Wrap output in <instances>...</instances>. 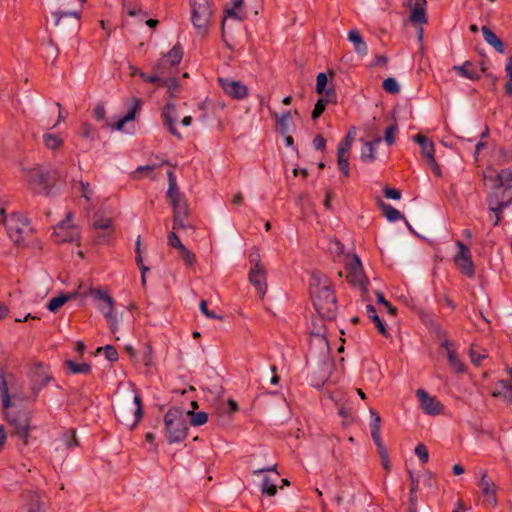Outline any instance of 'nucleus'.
<instances>
[{
  "instance_id": "obj_34",
  "label": "nucleus",
  "mask_w": 512,
  "mask_h": 512,
  "mask_svg": "<svg viewBox=\"0 0 512 512\" xmlns=\"http://www.w3.org/2000/svg\"><path fill=\"white\" fill-rule=\"evenodd\" d=\"M99 309L102 311L108 325L110 331L115 334L118 330V321L117 317L114 314V305L111 306H99Z\"/></svg>"
},
{
  "instance_id": "obj_31",
  "label": "nucleus",
  "mask_w": 512,
  "mask_h": 512,
  "mask_svg": "<svg viewBox=\"0 0 512 512\" xmlns=\"http://www.w3.org/2000/svg\"><path fill=\"white\" fill-rule=\"evenodd\" d=\"M454 262L460 272L467 276L473 277L475 274V267L472 261V257H454Z\"/></svg>"
},
{
  "instance_id": "obj_60",
  "label": "nucleus",
  "mask_w": 512,
  "mask_h": 512,
  "mask_svg": "<svg viewBox=\"0 0 512 512\" xmlns=\"http://www.w3.org/2000/svg\"><path fill=\"white\" fill-rule=\"evenodd\" d=\"M80 192L81 196L84 197L87 201L91 200V196L93 194V190L90 184L87 181H80Z\"/></svg>"
},
{
  "instance_id": "obj_28",
  "label": "nucleus",
  "mask_w": 512,
  "mask_h": 512,
  "mask_svg": "<svg viewBox=\"0 0 512 512\" xmlns=\"http://www.w3.org/2000/svg\"><path fill=\"white\" fill-rule=\"evenodd\" d=\"M348 40L354 44V50L359 55H366L368 47L358 30L352 29L348 32Z\"/></svg>"
},
{
  "instance_id": "obj_14",
  "label": "nucleus",
  "mask_w": 512,
  "mask_h": 512,
  "mask_svg": "<svg viewBox=\"0 0 512 512\" xmlns=\"http://www.w3.org/2000/svg\"><path fill=\"white\" fill-rule=\"evenodd\" d=\"M416 395L424 412L428 415H439L443 410V404L435 397L430 396L425 390L418 389Z\"/></svg>"
},
{
  "instance_id": "obj_50",
  "label": "nucleus",
  "mask_w": 512,
  "mask_h": 512,
  "mask_svg": "<svg viewBox=\"0 0 512 512\" xmlns=\"http://www.w3.org/2000/svg\"><path fill=\"white\" fill-rule=\"evenodd\" d=\"M249 262L251 264V268H265L264 265L262 264L260 252L257 247H253L251 249V252L249 254Z\"/></svg>"
},
{
  "instance_id": "obj_24",
  "label": "nucleus",
  "mask_w": 512,
  "mask_h": 512,
  "mask_svg": "<svg viewBox=\"0 0 512 512\" xmlns=\"http://www.w3.org/2000/svg\"><path fill=\"white\" fill-rule=\"evenodd\" d=\"M426 0H415V4L411 10L410 21L415 24H425L428 22L426 15Z\"/></svg>"
},
{
  "instance_id": "obj_23",
  "label": "nucleus",
  "mask_w": 512,
  "mask_h": 512,
  "mask_svg": "<svg viewBox=\"0 0 512 512\" xmlns=\"http://www.w3.org/2000/svg\"><path fill=\"white\" fill-rule=\"evenodd\" d=\"M494 398L502 397L507 403L512 404V383L509 380H499L495 389L491 392Z\"/></svg>"
},
{
  "instance_id": "obj_4",
  "label": "nucleus",
  "mask_w": 512,
  "mask_h": 512,
  "mask_svg": "<svg viewBox=\"0 0 512 512\" xmlns=\"http://www.w3.org/2000/svg\"><path fill=\"white\" fill-rule=\"evenodd\" d=\"M0 213L3 215L2 222L9 238L18 246H28L33 233L29 219L17 213H12L9 217H6L4 209H1Z\"/></svg>"
},
{
  "instance_id": "obj_36",
  "label": "nucleus",
  "mask_w": 512,
  "mask_h": 512,
  "mask_svg": "<svg viewBox=\"0 0 512 512\" xmlns=\"http://www.w3.org/2000/svg\"><path fill=\"white\" fill-rule=\"evenodd\" d=\"M65 367L72 374H90L91 365L88 363H76L73 360H66L64 362Z\"/></svg>"
},
{
  "instance_id": "obj_33",
  "label": "nucleus",
  "mask_w": 512,
  "mask_h": 512,
  "mask_svg": "<svg viewBox=\"0 0 512 512\" xmlns=\"http://www.w3.org/2000/svg\"><path fill=\"white\" fill-rule=\"evenodd\" d=\"M228 18H233L239 22L243 21L246 18V12L239 9H234L231 7H226L224 9V17L221 23L222 37L225 38V26Z\"/></svg>"
},
{
  "instance_id": "obj_13",
  "label": "nucleus",
  "mask_w": 512,
  "mask_h": 512,
  "mask_svg": "<svg viewBox=\"0 0 512 512\" xmlns=\"http://www.w3.org/2000/svg\"><path fill=\"white\" fill-rule=\"evenodd\" d=\"M479 488L481 489L482 495L485 498L484 501L491 505L492 507H496L498 504L496 497L497 486L494 483V481L488 476L486 470H483L481 472Z\"/></svg>"
},
{
  "instance_id": "obj_38",
  "label": "nucleus",
  "mask_w": 512,
  "mask_h": 512,
  "mask_svg": "<svg viewBox=\"0 0 512 512\" xmlns=\"http://www.w3.org/2000/svg\"><path fill=\"white\" fill-rule=\"evenodd\" d=\"M89 293L96 301H100L103 303L101 306L115 305L114 299L100 288H90Z\"/></svg>"
},
{
  "instance_id": "obj_55",
  "label": "nucleus",
  "mask_w": 512,
  "mask_h": 512,
  "mask_svg": "<svg viewBox=\"0 0 512 512\" xmlns=\"http://www.w3.org/2000/svg\"><path fill=\"white\" fill-rule=\"evenodd\" d=\"M398 129V126H397V123L396 122H393L392 124H390L386 130H385V134H384V140L386 141V143L388 145H392L394 142H395V133Z\"/></svg>"
},
{
  "instance_id": "obj_56",
  "label": "nucleus",
  "mask_w": 512,
  "mask_h": 512,
  "mask_svg": "<svg viewBox=\"0 0 512 512\" xmlns=\"http://www.w3.org/2000/svg\"><path fill=\"white\" fill-rule=\"evenodd\" d=\"M370 415H371V422H370V428L372 431H381V417L379 413L374 410L370 409Z\"/></svg>"
},
{
  "instance_id": "obj_49",
  "label": "nucleus",
  "mask_w": 512,
  "mask_h": 512,
  "mask_svg": "<svg viewBox=\"0 0 512 512\" xmlns=\"http://www.w3.org/2000/svg\"><path fill=\"white\" fill-rule=\"evenodd\" d=\"M101 351L104 352L106 359L110 362H116L119 358L118 351L112 345H106L97 349V353H100Z\"/></svg>"
},
{
  "instance_id": "obj_59",
  "label": "nucleus",
  "mask_w": 512,
  "mask_h": 512,
  "mask_svg": "<svg viewBox=\"0 0 512 512\" xmlns=\"http://www.w3.org/2000/svg\"><path fill=\"white\" fill-rule=\"evenodd\" d=\"M80 134L83 138L94 139L95 130L91 124L85 122L80 127Z\"/></svg>"
},
{
  "instance_id": "obj_12",
  "label": "nucleus",
  "mask_w": 512,
  "mask_h": 512,
  "mask_svg": "<svg viewBox=\"0 0 512 512\" xmlns=\"http://www.w3.org/2000/svg\"><path fill=\"white\" fill-rule=\"evenodd\" d=\"M347 275L346 279L348 283L353 286L360 287L363 291L367 290L368 279L364 275L362 269V263L357 255H354L353 259L346 266Z\"/></svg>"
},
{
  "instance_id": "obj_17",
  "label": "nucleus",
  "mask_w": 512,
  "mask_h": 512,
  "mask_svg": "<svg viewBox=\"0 0 512 512\" xmlns=\"http://www.w3.org/2000/svg\"><path fill=\"white\" fill-rule=\"evenodd\" d=\"M267 272L265 268H251L249 271V282L255 287L259 296L263 298L267 291Z\"/></svg>"
},
{
  "instance_id": "obj_40",
  "label": "nucleus",
  "mask_w": 512,
  "mask_h": 512,
  "mask_svg": "<svg viewBox=\"0 0 512 512\" xmlns=\"http://www.w3.org/2000/svg\"><path fill=\"white\" fill-rule=\"evenodd\" d=\"M354 136L355 128L353 127L351 130L348 131L344 139L341 140L340 143L338 144L337 153H340V150H342V154L349 155V150L354 140Z\"/></svg>"
},
{
  "instance_id": "obj_45",
  "label": "nucleus",
  "mask_w": 512,
  "mask_h": 512,
  "mask_svg": "<svg viewBox=\"0 0 512 512\" xmlns=\"http://www.w3.org/2000/svg\"><path fill=\"white\" fill-rule=\"evenodd\" d=\"M62 440H63L65 446L67 447V449H71V448L79 445V441L77 439L75 429L67 430L62 436Z\"/></svg>"
},
{
  "instance_id": "obj_48",
  "label": "nucleus",
  "mask_w": 512,
  "mask_h": 512,
  "mask_svg": "<svg viewBox=\"0 0 512 512\" xmlns=\"http://www.w3.org/2000/svg\"><path fill=\"white\" fill-rule=\"evenodd\" d=\"M337 162L339 170L344 174V176L349 177V155L342 154V150H340V153H337Z\"/></svg>"
},
{
  "instance_id": "obj_15",
  "label": "nucleus",
  "mask_w": 512,
  "mask_h": 512,
  "mask_svg": "<svg viewBox=\"0 0 512 512\" xmlns=\"http://www.w3.org/2000/svg\"><path fill=\"white\" fill-rule=\"evenodd\" d=\"M332 365L328 360H323L318 363L310 376V383L313 387L321 388L327 382L331 375Z\"/></svg>"
},
{
  "instance_id": "obj_22",
  "label": "nucleus",
  "mask_w": 512,
  "mask_h": 512,
  "mask_svg": "<svg viewBox=\"0 0 512 512\" xmlns=\"http://www.w3.org/2000/svg\"><path fill=\"white\" fill-rule=\"evenodd\" d=\"M139 106L140 101L138 100V98H133V101L128 103L129 109L127 113L118 121H116L111 127L115 130L123 131L125 124L135 119L136 111L139 108Z\"/></svg>"
},
{
  "instance_id": "obj_29",
  "label": "nucleus",
  "mask_w": 512,
  "mask_h": 512,
  "mask_svg": "<svg viewBox=\"0 0 512 512\" xmlns=\"http://www.w3.org/2000/svg\"><path fill=\"white\" fill-rule=\"evenodd\" d=\"M382 139L380 137L374 138L372 141H367L364 144V147L361 151V160L363 162H373L375 157V149L381 143Z\"/></svg>"
},
{
  "instance_id": "obj_51",
  "label": "nucleus",
  "mask_w": 512,
  "mask_h": 512,
  "mask_svg": "<svg viewBox=\"0 0 512 512\" xmlns=\"http://www.w3.org/2000/svg\"><path fill=\"white\" fill-rule=\"evenodd\" d=\"M261 492L268 496H274L277 493V486L269 479V477L265 476L262 481Z\"/></svg>"
},
{
  "instance_id": "obj_47",
  "label": "nucleus",
  "mask_w": 512,
  "mask_h": 512,
  "mask_svg": "<svg viewBox=\"0 0 512 512\" xmlns=\"http://www.w3.org/2000/svg\"><path fill=\"white\" fill-rule=\"evenodd\" d=\"M185 414H186V416L191 415V425H193V426H201V425L205 424L208 420V414L203 411H200L197 413L188 411Z\"/></svg>"
},
{
  "instance_id": "obj_26",
  "label": "nucleus",
  "mask_w": 512,
  "mask_h": 512,
  "mask_svg": "<svg viewBox=\"0 0 512 512\" xmlns=\"http://www.w3.org/2000/svg\"><path fill=\"white\" fill-rule=\"evenodd\" d=\"M453 69L461 77L470 80H479L481 77L480 73L476 69V66L471 61H465L462 65L454 66Z\"/></svg>"
},
{
  "instance_id": "obj_30",
  "label": "nucleus",
  "mask_w": 512,
  "mask_h": 512,
  "mask_svg": "<svg viewBox=\"0 0 512 512\" xmlns=\"http://www.w3.org/2000/svg\"><path fill=\"white\" fill-rule=\"evenodd\" d=\"M367 316L371 319V321L375 324V327L377 328L378 332L385 338H388L390 336L385 324L380 319V317L377 314V311L375 307L371 304H368L366 306Z\"/></svg>"
},
{
  "instance_id": "obj_53",
  "label": "nucleus",
  "mask_w": 512,
  "mask_h": 512,
  "mask_svg": "<svg viewBox=\"0 0 512 512\" xmlns=\"http://www.w3.org/2000/svg\"><path fill=\"white\" fill-rule=\"evenodd\" d=\"M178 253L187 266L191 267L196 262L195 254L188 250L185 246L181 247V249L178 250Z\"/></svg>"
},
{
  "instance_id": "obj_21",
  "label": "nucleus",
  "mask_w": 512,
  "mask_h": 512,
  "mask_svg": "<svg viewBox=\"0 0 512 512\" xmlns=\"http://www.w3.org/2000/svg\"><path fill=\"white\" fill-rule=\"evenodd\" d=\"M271 115L276 121V129L281 135L288 134L291 131V127H294V124L291 120V110L284 111L281 114L275 111H271Z\"/></svg>"
},
{
  "instance_id": "obj_6",
  "label": "nucleus",
  "mask_w": 512,
  "mask_h": 512,
  "mask_svg": "<svg viewBox=\"0 0 512 512\" xmlns=\"http://www.w3.org/2000/svg\"><path fill=\"white\" fill-rule=\"evenodd\" d=\"M26 179L34 193L49 195L58 180V173L54 169L37 166L27 171Z\"/></svg>"
},
{
  "instance_id": "obj_32",
  "label": "nucleus",
  "mask_w": 512,
  "mask_h": 512,
  "mask_svg": "<svg viewBox=\"0 0 512 512\" xmlns=\"http://www.w3.org/2000/svg\"><path fill=\"white\" fill-rule=\"evenodd\" d=\"M77 296V292L68 294H60L59 296L53 297L47 304V309L50 312L56 313L68 300L74 299Z\"/></svg>"
},
{
  "instance_id": "obj_42",
  "label": "nucleus",
  "mask_w": 512,
  "mask_h": 512,
  "mask_svg": "<svg viewBox=\"0 0 512 512\" xmlns=\"http://www.w3.org/2000/svg\"><path fill=\"white\" fill-rule=\"evenodd\" d=\"M52 15L55 17V25L56 26H60L61 25V21L63 18H73L74 19V23H73V26L74 28L78 27L79 25V13L76 12V11H73V12H53Z\"/></svg>"
},
{
  "instance_id": "obj_19",
  "label": "nucleus",
  "mask_w": 512,
  "mask_h": 512,
  "mask_svg": "<svg viewBox=\"0 0 512 512\" xmlns=\"http://www.w3.org/2000/svg\"><path fill=\"white\" fill-rule=\"evenodd\" d=\"M218 81L224 93L228 96L248 95V88L245 85H243L240 81L221 77L218 78Z\"/></svg>"
},
{
  "instance_id": "obj_64",
  "label": "nucleus",
  "mask_w": 512,
  "mask_h": 512,
  "mask_svg": "<svg viewBox=\"0 0 512 512\" xmlns=\"http://www.w3.org/2000/svg\"><path fill=\"white\" fill-rule=\"evenodd\" d=\"M456 245L459 248V252L455 255V257H472L470 248L467 245H465L462 241L457 240Z\"/></svg>"
},
{
  "instance_id": "obj_20",
  "label": "nucleus",
  "mask_w": 512,
  "mask_h": 512,
  "mask_svg": "<svg viewBox=\"0 0 512 512\" xmlns=\"http://www.w3.org/2000/svg\"><path fill=\"white\" fill-rule=\"evenodd\" d=\"M178 117V113L176 111V107L174 104H167L166 107L162 111V118L163 123L165 126L168 127L169 132L177 137L178 139H181V135L178 132V130L175 128V122Z\"/></svg>"
},
{
  "instance_id": "obj_1",
  "label": "nucleus",
  "mask_w": 512,
  "mask_h": 512,
  "mask_svg": "<svg viewBox=\"0 0 512 512\" xmlns=\"http://www.w3.org/2000/svg\"><path fill=\"white\" fill-rule=\"evenodd\" d=\"M310 295L317 313L322 319L334 320L337 315V300L334 290L313 273L310 280Z\"/></svg>"
},
{
  "instance_id": "obj_41",
  "label": "nucleus",
  "mask_w": 512,
  "mask_h": 512,
  "mask_svg": "<svg viewBox=\"0 0 512 512\" xmlns=\"http://www.w3.org/2000/svg\"><path fill=\"white\" fill-rule=\"evenodd\" d=\"M328 84V77L325 73H319L316 78V92L318 94L326 93V96H331V93L334 94V91L331 89H326Z\"/></svg>"
},
{
  "instance_id": "obj_57",
  "label": "nucleus",
  "mask_w": 512,
  "mask_h": 512,
  "mask_svg": "<svg viewBox=\"0 0 512 512\" xmlns=\"http://www.w3.org/2000/svg\"><path fill=\"white\" fill-rule=\"evenodd\" d=\"M371 437L373 439L374 444L377 447L378 454H383L384 455L385 451H387V450H386V448H385V446H384V444L382 442V439H381V431H372L371 432Z\"/></svg>"
},
{
  "instance_id": "obj_27",
  "label": "nucleus",
  "mask_w": 512,
  "mask_h": 512,
  "mask_svg": "<svg viewBox=\"0 0 512 512\" xmlns=\"http://www.w3.org/2000/svg\"><path fill=\"white\" fill-rule=\"evenodd\" d=\"M481 31L487 44L492 46L498 53H505L502 40L489 27L482 26Z\"/></svg>"
},
{
  "instance_id": "obj_52",
  "label": "nucleus",
  "mask_w": 512,
  "mask_h": 512,
  "mask_svg": "<svg viewBox=\"0 0 512 512\" xmlns=\"http://www.w3.org/2000/svg\"><path fill=\"white\" fill-rule=\"evenodd\" d=\"M166 197L169 200L170 204L182 199L177 186V182L171 181V184L168 187Z\"/></svg>"
},
{
  "instance_id": "obj_61",
  "label": "nucleus",
  "mask_w": 512,
  "mask_h": 512,
  "mask_svg": "<svg viewBox=\"0 0 512 512\" xmlns=\"http://www.w3.org/2000/svg\"><path fill=\"white\" fill-rule=\"evenodd\" d=\"M168 244L177 250H180L181 247H184L180 238L177 236V234L174 231H171L168 233Z\"/></svg>"
},
{
  "instance_id": "obj_2",
  "label": "nucleus",
  "mask_w": 512,
  "mask_h": 512,
  "mask_svg": "<svg viewBox=\"0 0 512 512\" xmlns=\"http://www.w3.org/2000/svg\"><path fill=\"white\" fill-rule=\"evenodd\" d=\"M183 57V50L180 44H176L154 65V70L160 79L159 87H166L170 96L177 92L178 82L175 74L178 72V65Z\"/></svg>"
},
{
  "instance_id": "obj_39",
  "label": "nucleus",
  "mask_w": 512,
  "mask_h": 512,
  "mask_svg": "<svg viewBox=\"0 0 512 512\" xmlns=\"http://www.w3.org/2000/svg\"><path fill=\"white\" fill-rule=\"evenodd\" d=\"M43 142L45 146L51 150H57L64 144V141L60 136L51 133H46L43 135Z\"/></svg>"
},
{
  "instance_id": "obj_16",
  "label": "nucleus",
  "mask_w": 512,
  "mask_h": 512,
  "mask_svg": "<svg viewBox=\"0 0 512 512\" xmlns=\"http://www.w3.org/2000/svg\"><path fill=\"white\" fill-rule=\"evenodd\" d=\"M173 208V229H185L187 225L185 220L189 215L188 204L185 200L181 199L171 204Z\"/></svg>"
},
{
  "instance_id": "obj_62",
  "label": "nucleus",
  "mask_w": 512,
  "mask_h": 512,
  "mask_svg": "<svg viewBox=\"0 0 512 512\" xmlns=\"http://www.w3.org/2000/svg\"><path fill=\"white\" fill-rule=\"evenodd\" d=\"M383 193L385 197L388 199L399 200L401 198V191L396 188H391L389 186L384 187Z\"/></svg>"
},
{
  "instance_id": "obj_3",
  "label": "nucleus",
  "mask_w": 512,
  "mask_h": 512,
  "mask_svg": "<svg viewBox=\"0 0 512 512\" xmlns=\"http://www.w3.org/2000/svg\"><path fill=\"white\" fill-rule=\"evenodd\" d=\"M489 211L505 209L512 204V171L502 169L493 178V190L487 196Z\"/></svg>"
},
{
  "instance_id": "obj_18",
  "label": "nucleus",
  "mask_w": 512,
  "mask_h": 512,
  "mask_svg": "<svg viewBox=\"0 0 512 512\" xmlns=\"http://www.w3.org/2000/svg\"><path fill=\"white\" fill-rule=\"evenodd\" d=\"M93 227L96 230L102 231L97 235L98 242H106L114 233V226L111 218L102 216H95Z\"/></svg>"
},
{
  "instance_id": "obj_5",
  "label": "nucleus",
  "mask_w": 512,
  "mask_h": 512,
  "mask_svg": "<svg viewBox=\"0 0 512 512\" xmlns=\"http://www.w3.org/2000/svg\"><path fill=\"white\" fill-rule=\"evenodd\" d=\"M164 424L166 438L170 444L181 442L187 437L189 427L186 414L182 409L170 408L164 416Z\"/></svg>"
},
{
  "instance_id": "obj_25",
  "label": "nucleus",
  "mask_w": 512,
  "mask_h": 512,
  "mask_svg": "<svg viewBox=\"0 0 512 512\" xmlns=\"http://www.w3.org/2000/svg\"><path fill=\"white\" fill-rule=\"evenodd\" d=\"M414 141L420 145L421 154L426 159V161L434 158V143L427 136L416 134L414 136Z\"/></svg>"
},
{
  "instance_id": "obj_63",
  "label": "nucleus",
  "mask_w": 512,
  "mask_h": 512,
  "mask_svg": "<svg viewBox=\"0 0 512 512\" xmlns=\"http://www.w3.org/2000/svg\"><path fill=\"white\" fill-rule=\"evenodd\" d=\"M200 310L201 312L207 317V318H210V319H222L221 316L215 314L212 310H209L208 307H207V301L206 300H201L200 301Z\"/></svg>"
},
{
  "instance_id": "obj_58",
  "label": "nucleus",
  "mask_w": 512,
  "mask_h": 512,
  "mask_svg": "<svg viewBox=\"0 0 512 512\" xmlns=\"http://www.w3.org/2000/svg\"><path fill=\"white\" fill-rule=\"evenodd\" d=\"M415 454L418 456L422 463H427L429 460V453L427 447L423 443H419L415 448Z\"/></svg>"
},
{
  "instance_id": "obj_44",
  "label": "nucleus",
  "mask_w": 512,
  "mask_h": 512,
  "mask_svg": "<svg viewBox=\"0 0 512 512\" xmlns=\"http://www.w3.org/2000/svg\"><path fill=\"white\" fill-rule=\"evenodd\" d=\"M449 365L457 372L463 373L465 371V365L460 361L456 351H449L447 354Z\"/></svg>"
},
{
  "instance_id": "obj_10",
  "label": "nucleus",
  "mask_w": 512,
  "mask_h": 512,
  "mask_svg": "<svg viewBox=\"0 0 512 512\" xmlns=\"http://www.w3.org/2000/svg\"><path fill=\"white\" fill-rule=\"evenodd\" d=\"M72 218L73 213L69 211L65 219L54 227L53 237L56 243L74 242L79 239L80 229L71 223Z\"/></svg>"
},
{
  "instance_id": "obj_46",
  "label": "nucleus",
  "mask_w": 512,
  "mask_h": 512,
  "mask_svg": "<svg viewBox=\"0 0 512 512\" xmlns=\"http://www.w3.org/2000/svg\"><path fill=\"white\" fill-rule=\"evenodd\" d=\"M132 74L133 75H139L143 81L148 82V83L156 84L159 87V81H160L161 78H159L157 76L154 68L152 69V73L151 74L144 73V72L134 68Z\"/></svg>"
},
{
  "instance_id": "obj_7",
  "label": "nucleus",
  "mask_w": 512,
  "mask_h": 512,
  "mask_svg": "<svg viewBox=\"0 0 512 512\" xmlns=\"http://www.w3.org/2000/svg\"><path fill=\"white\" fill-rule=\"evenodd\" d=\"M191 22L200 36H206L209 32L211 17L213 15V3L211 0H190Z\"/></svg>"
},
{
  "instance_id": "obj_37",
  "label": "nucleus",
  "mask_w": 512,
  "mask_h": 512,
  "mask_svg": "<svg viewBox=\"0 0 512 512\" xmlns=\"http://www.w3.org/2000/svg\"><path fill=\"white\" fill-rule=\"evenodd\" d=\"M379 206L388 221L395 222L397 220L404 219V216L399 210L389 204H386L382 200H379Z\"/></svg>"
},
{
  "instance_id": "obj_54",
  "label": "nucleus",
  "mask_w": 512,
  "mask_h": 512,
  "mask_svg": "<svg viewBox=\"0 0 512 512\" xmlns=\"http://www.w3.org/2000/svg\"><path fill=\"white\" fill-rule=\"evenodd\" d=\"M383 89L389 94H396L399 92V85L395 78H386L382 83Z\"/></svg>"
},
{
  "instance_id": "obj_8",
  "label": "nucleus",
  "mask_w": 512,
  "mask_h": 512,
  "mask_svg": "<svg viewBox=\"0 0 512 512\" xmlns=\"http://www.w3.org/2000/svg\"><path fill=\"white\" fill-rule=\"evenodd\" d=\"M5 418L9 424L14 428V433L23 442L24 445L28 443L31 430V412L27 409L14 411H6Z\"/></svg>"
},
{
  "instance_id": "obj_11",
  "label": "nucleus",
  "mask_w": 512,
  "mask_h": 512,
  "mask_svg": "<svg viewBox=\"0 0 512 512\" xmlns=\"http://www.w3.org/2000/svg\"><path fill=\"white\" fill-rule=\"evenodd\" d=\"M31 381V390L35 396L53 379L49 373L48 367L41 363H35L29 372Z\"/></svg>"
},
{
  "instance_id": "obj_43",
  "label": "nucleus",
  "mask_w": 512,
  "mask_h": 512,
  "mask_svg": "<svg viewBox=\"0 0 512 512\" xmlns=\"http://www.w3.org/2000/svg\"><path fill=\"white\" fill-rule=\"evenodd\" d=\"M329 103H336V101H332V98H318V101L312 111L311 118L313 120L318 119L323 114L327 104Z\"/></svg>"
},
{
  "instance_id": "obj_9",
  "label": "nucleus",
  "mask_w": 512,
  "mask_h": 512,
  "mask_svg": "<svg viewBox=\"0 0 512 512\" xmlns=\"http://www.w3.org/2000/svg\"><path fill=\"white\" fill-rule=\"evenodd\" d=\"M133 402L136 405L135 410L130 404H118L115 412L118 421L129 426L130 429H134L143 416L142 399L138 393H135Z\"/></svg>"
},
{
  "instance_id": "obj_35",
  "label": "nucleus",
  "mask_w": 512,
  "mask_h": 512,
  "mask_svg": "<svg viewBox=\"0 0 512 512\" xmlns=\"http://www.w3.org/2000/svg\"><path fill=\"white\" fill-rule=\"evenodd\" d=\"M0 393L3 409L8 410L13 404L9 394L8 381L3 373L0 374Z\"/></svg>"
}]
</instances>
